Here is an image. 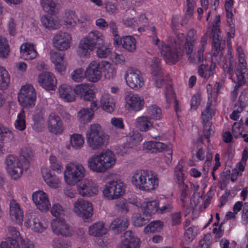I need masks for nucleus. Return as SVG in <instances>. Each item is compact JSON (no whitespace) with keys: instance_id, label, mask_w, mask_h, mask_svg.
<instances>
[{"instance_id":"obj_17","label":"nucleus","mask_w":248,"mask_h":248,"mask_svg":"<svg viewBox=\"0 0 248 248\" xmlns=\"http://www.w3.org/2000/svg\"><path fill=\"white\" fill-rule=\"evenodd\" d=\"M124 239L118 244L117 248H140V240L135 236L131 231L123 233Z\"/></svg>"},{"instance_id":"obj_16","label":"nucleus","mask_w":248,"mask_h":248,"mask_svg":"<svg viewBox=\"0 0 248 248\" xmlns=\"http://www.w3.org/2000/svg\"><path fill=\"white\" fill-rule=\"evenodd\" d=\"M79 194L83 197H92L97 194L98 188L95 183L91 179H84L78 185Z\"/></svg>"},{"instance_id":"obj_40","label":"nucleus","mask_w":248,"mask_h":248,"mask_svg":"<svg viewBox=\"0 0 248 248\" xmlns=\"http://www.w3.org/2000/svg\"><path fill=\"white\" fill-rule=\"evenodd\" d=\"M135 39L131 36H124L122 38V45L123 48L128 52H133L136 48Z\"/></svg>"},{"instance_id":"obj_12","label":"nucleus","mask_w":248,"mask_h":248,"mask_svg":"<svg viewBox=\"0 0 248 248\" xmlns=\"http://www.w3.org/2000/svg\"><path fill=\"white\" fill-rule=\"evenodd\" d=\"M127 85L135 90L140 89L144 84V81L140 72L132 68H129L125 74Z\"/></svg>"},{"instance_id":"obj_55","label":"nucleus","mask_w":248,"mask_h":248,"mask_svg":"<svg viewBox=\"0 0 248 248\" xmlns=\"http://www.w3.org/2000/svg\"><path fill=\"white\" fill-rule=\"evenodd\" d=\"M181 192L180 200L183 203V206H185L186 203V199L190 194L188 186L185 183L178 185Z\"/></svg>"},{"instance_id":"obj_2","label":"nucleus","mask_w":248,"mask_h":248,"mask_svg":"<svg viewBox=\"0 0 248 248\" xmlns=\"http://www.w3.org/2000/svg\"><path fill=\"white\" fill-rule=\"evenodd\" d=\"M103 45H105L103 34L97 30L92 31L80 40L77 50L78 54L80 57L89 56L96 47Z\"/></svg>"},{"instance_id":"obj_46","label":"nucleus","mask_w":248,"mask_h":248,"mask_svg":"<svg viewBox=\"0 0 248 248\" xmlns=\"http://www.w3.org/2000/svg\"><path fill=\"white\" fill-rule=\"evenodd\" d=\"M163 223L160 220H155L151 222L144 229L145 233L156 232H160L163 228Z\"/></svg>"},{"instance_id":"obj_57","label":"nucleus","mask_w":248,"mask_h":248,"mask_svg":"<svg viewBox=\"0 0 248 248\" xmlns=\"http://www.w3.org/2000/svg\"><path fill=\"white\" fill-rule=\"evenodd\" d=\"M72 79L76 82H81L86 78V72L82 68L74 70L71 75Z\"/></svg>"},{"instance_id":"obj_50","label":"nucleus","mask_w":248,"mask_h":248,"mask_svg":"<svg viewBox=\"0 0 248 248\" xmlns=\"http://www.w3.org/2000/svg\"><path fill=\"white\" fill-rule=\"evenodd\" d=\"M148 114L150 115V119L159 120L162 118V110L160 107L155 104L149 107Z\"/></svg>"},{"instance_id":"obj_34","label":"nucleus","mask_w":248,"mask_h":248,"mask_svg":"<svg viewBox=\"0 0 248 248\" xmlns=\"http://www.w3.org/2000/svg\"><path fill=\"white\" fill-rule=\"evenodd\" d=\"M41 22L45 27L50 30L57 29L61 25L55 17L48 15L42 17Z\"/></svg>"},{"instance_id":"obj_43","label":"nucleus","mask_w":248,"mask_h":248,"mask_svg":"<svg viewBox=\"0 0 248 248\" xmlns=\"http://www.w3.org/2000/svg\"><path fill=\"white\" fill-rule=\"evenodd\" d=\"M212 101L209 100L207 103L205 109L202 112L201 118L203 124H208V122L215 114V110L212 108Z\"/></svg>"},{"instance_id":"obj_41","label":"nucleus","mask_w":248,"mask_h":248,"mask_svg":"<svg viewBox=\"0 0 248 248\" xmlns=\"http://www.w3.org/2000/svg\"><path fill=\"white\" fill-rule=\"evenodd\" d=\"M142 140L141 135L137 132H133L130 134L127 138L126 146L128 148H133L138 146Z\"/></svg>"},{"instance_id":"obj_23","label":"nucleus","mask_w":248,"mask_h":248,"mask_svg":"<svg viewBox=\"0 0 248 248\" xmlns=\"http://www.w3.org/2000/svg\"><path fill=\"white\" fill-rule=\"evenodd\" d=\"M97 103L93 101L90 104V107L83 108L78 112V117L79 120L83 123H87L92 120L94 115V112L97 109Z\"/></svg>"},{"instance_id":"obj_1","label":"nucleus","mask_w":248,"mask_h":248,"mask_svg":"<svg viewBox=\"0 0 248 248\" xmlns=\"http://www.w3.org/2000/svg\"><path fill=\"white\" fill-rule=\"evenodd\" d=\"M196 40L195 31L194 30H190L187 33L186 37L183 33H179L176 38V43L184 46V50L186 51L188 60L191 62L202 60L203 53L204 51V46L207 44V36L204 35L201 40V47L197 53L194 52V45Z\"/></svg>"},{"instance_id":"obj_24","label":"nucleus","mask_w":248,"mask_h":248,"mask_svg":"<svg viewBox=\"0 0 248 248\" xmlns=\"http://www.w3.org/2000/svg\"><path fill=\"white\" fill-rule=\"evenodd\" d=\"M10 216L11 219L16 223L20 224L23 220V212L19 204L14 199L10 203Z\"/></svg>"},{"instance_id":"obj_13","label":"nucleus","mask_w":248,"mask_h":248,"mask_svg":"<svg viewBox=\"0 0 248 248\" xmlns=\"http://www.w3.org/2000/svg\"><path fill=\"white\" fill-rule=\"evenodd\" d=\"M7 170L14 179H17L23 172L22 165L19 159L14 155H9L5 159Z\"/></svg>"},{"instance_id":"obj_10","label":"nucleus","mask_w":248,"mask_h":248,"mask_svg":"<svg viewBox=\"0 0 248 248\" xmlns=\"http://www.w3.org/2000/svg\"><path fill=\"white\" fill-rule=\"evenodd\" d=\"M51 228L53 232L57 235L70 237L74 234L72 226L63 217L52 219L51 221Z\"/></svg>"},{"instance_id":"obj_33","label":"nucleus","mask_w":248,"mask_h":248,"mask_svg":"<svg viewBox=\"0 0 248 248\" xmlns=\"http://www.w3.org/2000/svg\"><path fill=\"white\" fill-rule=\"evenodd\" d=\"M13 138L11 132L0 124V155L3 154L5 152L3 142L12 140Z\"/></svg>"},{"instance_id":"obj_51","label":"nucleus","mask_w":248,"mask_h":248,"mask_svg":"<svg viewBox=\"0 0 248 248\" xmlns=\"http://www.w3.org/2000/svg\"><path fill=\"white\" fill-rule=\"evenodd\" d=\"M84 142V138L80 134H74L71 136L70 143L75 149L81 148L83 146Z\"/></svg>"},{"instance_id":"obj_25","label":"nucleus","mask_w":248,"mask_h":248,"mask_svg":"<svg viewBox=\"0 0 248 248\" xmlns=\"http://www.w3.org/2000/svg\"><path fill=\"white\" fill-rule=\"evenodd\" d=\"M212 53H213V49L212 50ZM213 55L212 54V62L210 66L208 64H202L198 68V73L199 75L204 78L207 79L214 74V70L215 69L216 65L215 62H213V61L219 62L221 61V60L219 61L216 60L217 57H215L213 58ZM220 59H221V56H220Z\"/></svg>"},{"instance_id":"obj_64","label":"nucleus","mask_w":248,"mask_h":248,"mask_svg":"<svg viewBox=\"0 0 248 248\" xmlns=\"http://www.w3.org/2000/svg\"><path fill=\"white\" fill-rule=\"evenodd\" d=\"M210 243V236L206 235L200 241L198 248H208Z\"/></svg>"},{"instance_id":"obj_3","label":"nucleus","mask_w":248,"mask_h":248,"mask_svg":"<svg viewBox=\"0 0 248 248\" xmlns=\"http://www.w3.org/2000/svg\"><path fill=\"white\" fill-rule=\"evenodd\" d=\"M156 173L152 170H137L132 177V183L141 190L150 191L155 189L158 186V179Z\"/></svg>"},{"instance_id":"obj_31","label":"nucleus","mask_w":248,"mask_h":248,"mask_svg":"<svg viewBox=\"0 0 248 248\" xmlns=\"http://www.w3.org/2000/svg\"><path fill=\"white\" fill-rule=\"evenodd\" d=\"M100 104L102 108L109 113L113 112L115 107L114 99L108 94H104L102 95L100 100Z\"/></svg>"},{"instance_id":"obj_32","label":"nucleus","mask_w":248,"mask_h":248,"mask_svg":"<svg viewBox=\"0 0 248 248\" xmlns=\"http://www.w3.org/2000/svg\"><path fill=\"white\" fill-rule=\"evenodd\" d=\"M89 233L94 237H101L107 232V230L101 222H95L89 227Z\"/></svg>"},{"instance_id":"obj_47","label":"nucleus","mask_w":248,"mask_h":248,"mask_svg":"<svg viewBox=\"0 0 248 248\" xmlns=\"http://www.w3.org/2000/svg\"><path fill=\"white\" fill-rule=\"evenodd\" d=\"M41 4L43 9L50 14L57 12V4L53 0H41Z\"/></svg>"},{"instance_id":"obj_21","label":"nucleus","mask_w":248,"mask_h":248,"mask_svg":"<svg viewBox=\"0 0 248 248\" xmlns=\"http://www.w3.org/2000/svg\"><path fill=\"white\" fill-rule=\"evenodd\" d=\"M71 35L67 32L60 31L53 38V44L58 49L63 51L70 47Z\"/></svg>"},{"instance_id":"obj_44","label":"nucleus","mask_w":248,"mask_h":248,"mask_svg":"<svg viewBox=\"0 0 248 248\" xmlns=\"http://www.w3.org/2000/svg\"><path fill=\"white\" fill-rule=\"evenodd\" d=\"M159 203L157 201H152L147 202L146 205L143 207V211L149 217L156 212H158Z\"/></svg>"},{"instance_id":"obj_8","label":"nucleus","mask_w":248,"mask_h":248,"mask_svg":"<svg viewBox=\"0 0 248 248\" xmlns=\"http://www.w3.org/2000/svg\"><path fill=\"white\" fill-rule=\"evenodd\" d=\"M214 22L215 24L212 29L213 58L217 57L216 60L219 61L220 56L222 55V51L225 47V41L222 40L219 36V23H220L219 16H216Z\"/></svg>"},{"instance_id":"obj_4","label":"nucleus","mask_w":248,"mask_h":248,"mask_svg":"<svg viewBox=\"0 0 248 248\" xmlns=\"http://www.w3.org/2000/svg\"><path fill=\"white\" fill-rule=\"evenodd\" d=\"M154 45L157 46L161 55L166 62L169 64H174L179 61L180 57L185 53L183 49L184 46L174 42L171 46L166 45L163 41H161L157 38L153 39Z\"/></svg>"},{"instance_id":"obj_54","label":"nucleus","mask_w":248,"mask_h":248,"mask_svg":"<svg viewBox=\"0 0 248 248\" xmlns=\"http://www.w3.org/2000/svg\"><path fill=\"white\" fill-rule=\"evenodd\" d=\"M230 170L222 171L220 174L219 183V188L221 190H223L227 186L229 182L230 177Z\"/></svg>"},{"instance_id":"obj_62","label":"nucleus","mask_w":248,"mask_h":248,"mask_svg":"<svg viewBox=\"0 0 248 248\" xmlns=\"http://www.w3.org/2000/svg\"><path fill=\"white\" fill-rule=\"evenodd\" d=\"M50 56L51 60L53 63L59 62L64 60V55L54 50L50 51Z\"/></svg>"},{"instance_id":"obj_58","label":"nucleus","mask_w":248,"mask_h":248,"mask_svg":"<svg viewBox=\"0 0 248 248\" xmlns=\"http://www.w3.org/2000/svg\"><path fill=\"white\" fill-rule=\"evenodd\" d=\"M24 111L22 110L18 114L17 120L15 123V127L19 130H23L26 127Z\"/></svg>"},{"instance_id":"obj_45","label":"nucleus","mask_w":248,"mask_h":248,"mask_svg":"<svg viewBox=\"0 0 248 248\" xmlns=\"http://www.w3.org/2000/svg\"><path fill=\"white\" fill-rule=\"evenodd\" d=\"M10 81V78L8 71L4 67L0 66V89H7Z\"/></svg>"},{"instance_id":"obj_14","label":"nucleus","mask_w":248,"mask_h":248,"mask_svg":"<svg viewBox=\"0 0 248 248\" xmlns=\"http://www.w3.org/2000/svg\"><path fill=\"white\" fill-rule=\"evenodd\" d=\"M74 211L78 216L85 219L91 217L93 214L92 203L82 199L75 202Z\"/></svg>"},{"instance_id":"obj_39","label":"nucleus","mask_w":248,"mask_h":248,"mask_svg":"<svg viewBox=\"0 0 248 248\" xmlns=\"http://www.w3.org/2000/svg\"><path fill=\"white\" fill-rule=\"evenodd\" d=\"M150 217H149L143 211V214L134 213L132 216V222L136 227H142L146 224L150 220Z\"/></svg>"},{"instance_id":"obj_49","label":"nucleus","mask_w":248,"mask_h":248,"mask_svg":"<svg viewBox=\"0 0 248 248\" xmlns=\"http://www.w3.org/2000/svg\"><path fill=\"white\" fill-rule=\"evenodd\" d=\"M20 155L24 160L23 162L25 166L28 167L33 155L31 149L29 147H23L21 149Z\"/></svg>"},{"instance_id":"obj_56","label":"nucleus","mask_w":248,"mask_h":248,"mask_svg":"<svg viewBox=\"0 0 248 248\" xmlns=\"http://www.w3.org/2000/svg\"><path fill=\"white\" fill-rule=\"evenodd\" d=\"M104 73L105 78L109 80L113 79L116 74L114 66L109 62H107L104 66Z\"/></svg>"},{"instance_id":"obj_15","label":"nucleus","mask_w":248,"mask_h":248,"mask_svg":"<svg viewBox=\"0 0 248 248\" xmlns=\"http://www.w3.org/2000/svg\"><path fill=\"white\" fill-rule=\"evenodd\" d=\"M143 148L153 153L165 150L166 154L170 156L168 157L169 162H170L172 159V145L170 143L167 145L159 141H150L143 144Z\"/></svg>"},{"instance_id":"obj_27","label":"nucleus","mask_w":248,"mask_h":248,"mask_svg":"<svg viewBox=\"0 0 248 248\" xmlns=\"http://www.w3.org/2000/svg\"><path fill=\"white\" fill-rule=\"evenodd\" d=\"M62 123L60 117L55 113L49 115L48 126L51 132L55 134L61 133L63 130Z\"/></svg>"},{"instance_id":"obj_63","label":"nucleus","mask_w":248,"mask_h":248,"mask_svg":"<svg viewBox=\"0 0 248 248\" xmlns=\"http://www.w3.org/2000/svg\"><path fill=\"white\" fill-rule=\"evenodd\" d=\"M176 182L178 185L185 183L184 182V173L182 166L178 165L175 168Z\"/></svg>"},{"instance_id":"obj_7","label":"nucleus","mask_w":248,"mask_h":248,"mask_svg":"<svg viewBox=\"0 0 248 248\" xmlns=\"http://www.w3.org/2000/svg\"><path fill=\"white\" fill-rule=\"evenodd\" d=\"M85 170L83 166L77 162L68 163L64 171V178L68 185H75L84 176Z\"/></svg>"},{"instance_id":"obj_9","label":"nucleus","mask_w":248,"mask_h":248,"mask_svg":"<svg viewBox=\"0 0 248 248\" xmlns=\"http://www.w3.org/2000/svg\"><path fill=\"white\" fill-rule=\"evenodd\" d=\"M36 98L35 90L32 85L27 84L22 87L18 96L22 106L25 108H32L35 105Z\"/></svg>"},{"instance_id":"obj_60","label":"nucleus","mask_w":248,"mask_h":248,"mask_svg":"<svg viewBox=\"0 0 248 248\" xmlns=\"http://www.w3.org/2000/svg\"><path fill=\"white\" fill-rule=\"evenodd\" d=\"M45 111L44 107L42 105H38L36 107L34 114L33 116V119L35 123H38L43 120Z\"/></svg>"},{"instance_id":"obj_26","label":"nucleus","mask_w":248,"mask_h":248,"mask_svg":"<svg viewBox=\"0 0 248 248\" xmlns=\"http://www.w3.org/2000/svg\"><path fill=\"white\" fill-rule=\"evenodd\" d=\"M160 60L156 57L153 58L151 63L152 74L154 77V80L155 87H160L158 81L163 80V73L160 67Z\"/></svg>"},{"instance_id":"obj_18","label":"nucleus","mask_w":248,"mask_h":248,"mask_svg":"<svg viewBox=\"0 0 248 248\" xmlns=\"http://www.w3.org/2000/svg\"><path fill=\"white\" fill-rule=\"evenodd\" d=\"M101 69V66L99 62L93 61L86 68V78L92 82H98L102 77Z\"/></svg>"},{"instance_id":"obj_59","label":"nucleus","mask_w":248,"mask_h":248,"mask_svg":"<svg viewBox=\"0 0 248 248\" xmlns=\"http://www.w3.org/2000/svg\"><path fill=\"white\" fill-rule=\"evenodd\" d=\"M51 169L58 173L62 171V167L61 163L56 158V156L51 155L49 157Z\"/></svg>"},{"instance_id":"obj_5","label":"nucleus","mask_w":248,"mask_h":248,"mask_svg":"<svg viewBox=\"0 0 248 248\" xmlns=\"http://www.w3.org/2000/svg\"><path fill=\"white\" fill-rule=\"evenodd\" d=\"M116 162L115 155L107 150L98 155H93L88 161V167L96 172H103L113 166Z\"/></svg>"},{"instance_id":"obj_42","label":"nucleus","mask_w":248,"mask_h":248,"mask_svg":"<svg viewBox=\"0 0 248 248\" xmlns=\"http://www.w3.org/2000/svg\"><path fill=\"white\" fill-rule=\"evenodd\" d=\"M64 21L67 29H71L76 25L75 13L70 10H66L63 16Z\"/></svg>"},{"instance_id":"obj_29","label":"nucleus","mask_w":248,"mask_h":248,"mask_svg":"<svg viewBox=\"0 0 248 248\" xmlns=\"http://www.w3.org/2000/svg\"><path fill=\"white\" fill-rule=\"evenodd\" d=\"M59 93L60 97L65 101L71 102L75 100L74 89L69 85H61L59 88Z\"/></svg>"},{"instance_id":"obj_6","label":"nucleus","mask_w":248,"mask_h":248,"mask_svg":"<svg viewBox=\"0 0 248 248\" xmlns=\"http://www.w3.org/2000/svg\"><path fill=\"white\" fill-rule=\"evenodd\" d=\"M86 136L88 145L93 150H97L108 142V135L104 132L99 124L91 125Z\"/></svg>"},{"instance_id":"obj_28","label":"nucleus","mask_w":248,"mask_h":248,"mask_svg":"<svg viewBox=\"0 0 248 248\" xmlns=\"http://www.w3.org/2000/svg\"><path fill=\"white\" fill-rule=\"evenodd\" d=\"M20 53L21 57L25 60H32L35 58L37 52L33 44L24 43L20 46Z\"/></svg>"},{"instance_id":"obj_35","label":"nucleus","mask_w":248,"mask_h":248,"mask_svg":"<svg viewBox=\"0 0 248 248\" xmlns=\"http://www.w3.org/2000/svg\"><path fill=\"white\" fill-rule=\"evenodd\" d=\"M126 99L127 104L135 111H139L142 108L144 101L137 94L128 96Z\"/></svg>"},{"instance_id":"obj_20","label":"nucleus","mask_w":248,"mask_h":248,"mask_svg":"<svg viewBox=\"0 0 248 248\" xmlns=\"http://www.w3.org/2000/svg\"><path fill=\"white\" fill-rule=\"evenodd\" d=\"M32 200L37 208L42 211H47L50 203L47 194L42 191H38L32 194Z\"/></svg>"},{"instance_id":"obj_30","label":"nucleus","mask_w":248,"mask_h":248,"mask_svg":"<svg viewBox=\"0 0 248 248\" xmlns=\"http://www.w3.org/2000/svg\"><path fill=\"white\" fill-rule=\"evenodd\" d=\"M40 216L35 214L31 215L30 218H29L25 222L26 225L31 227L33 226L32 229L34 232H42L46 229V226H44L42 223L40 222Z\"/></svg>"},{"instance_id":"obj_22","label":"nucleus","mask_w":248,"mask_h":248,"mask_svg":"<svg viewBox=\"0 0 248 248\" xmlns=\"http://www.w3.org/2000/svg\"><path fill=\"white\" fill-rule=\"evenodd\" d=\"M75 93L80 96L84 100L93 102L94 93L92 89V86L88 84H81L76 85L74 88Z\"/></svg>"},{"instance_id":"obj_11","label":"nucleus","mask_w":248,"mask_h":248,"mask_svg":"<svg viewBox=\"0 0 248 248\" xmlns=\"http://www.w3.org/2000/svg\"><path fill=\"white\" fill-rule=\"evenodd\" d=\"M124 192V184L115 181H111L107 183L103 190L104 196L110 200L119 198Z\"/></svg>"},{"instance_id":"obj_61","label":"nucleus","mask_w":248,"mask_h":248,"mask_svg":"<svg viewBox=\"0 0 248 248\" xmlns=\"http://www.w3.org/2000/svg\"><path fill=\"white\" fill-rule=\"evenodd\" d=\"M97 55L99 58H104L107 57L110 53V48L107 47L105 45L96 47Z\"/></svg>"},{"instance_id":"obj_53","label":"nucleus","mask_w":248,"mask_h":248,"mask_svg":"<svg viewBox=\"0 0 248 248\" xmlns=\"http://www.w3.org/2000/svg\"><path fill=\"white\" fill-rule=\"evenodd\" d=\"M51 213L55 218L63 217L65 215V210L59 203H56L52 205Z\"/></svg>"},{"instance_id":"obj_38","label":"nucleus","mask_w":248,"mask_h":248,"mask_svg":"<svg viewBox=\"0 0 248 248\" xmlns=\"http://www.w3.org/2000/svg\"><path fill=\"white\" fill-rule=\"evenodd\" d=\"M165 95L166 102L168 103L167 107H170L172 99L174 100V108L176 112L179 111V104L178 100L176 99V96L174 94L172 87L170 84H167L165 89Z\"/></svg>"},{"instance_id":"obj_36","label":"nucleus","mask_w":248,"mask_h":248,"mask_svg":"<svg viewBox=\"0 0 248 248\" xmlns=\"http://www.w3.org/2000/svg\"><path fill=\"white\" fill-rule=\"evenodd\" d=\"M129 225L128 219L125 217H117L111 223L109 228L112 230L117 231H122L126 229Z\"/></svg>"},{"instance_id":"obj_48","label":"nucleus","mask_w":248,"mask_h":248,"mask_svg":"<svg viewBox=\"0 0 248 248\" xmlns=\"http://www.w3.org/2000/svg\"><path fill=\"white\" fill-rule=\"evenodd\" d=\"M10 46L6 38L0 36V58L5 59L10 53Z\"/></svg>"},{"instance_id":"obj_52","label":"nucleus","mask_w":248,"mask_h":248,"mask_svg":"<svg viewBox=\"0 0 248 248\" xmlns=\"http://www.w3.org/2000/svg\"><path fill=\"white\" fill-rule=\"evenodd\" d=\"M108 27L114 37V43L120 45L122 43V38L118 34V29L116 23L114 21H111L108 23Z\"/></svg>"},{"instance_id":"obj_19","label":"nucleus","mask_w":248,"mask_h":248,"mask_svg":"<svg viewBox=\"0 0 248 248\" xmlns=\"http://www.w3.org/2000/svg\"><path fill=\"white\" fill-rule=\"evenodd\" d=\"M39 84L46 90H54L56 87L57 81L53 74L49 72H43L38 77Z\"/></svg>"},{"instance_id":"obj_37","label":"nucleus","mask_w":248,"mask_h":248,"mask_svg":"<svg viewBox=\"0 0 248 248\" xmlns=\"http://www.w3.org/2000/svg\"><path fill=\"white\" fill-rule=\"evenodd\" d=\"M147 116H141L136 119V127L142 131H147L153 127V124Z\"/></svg>"}]
</instances>
